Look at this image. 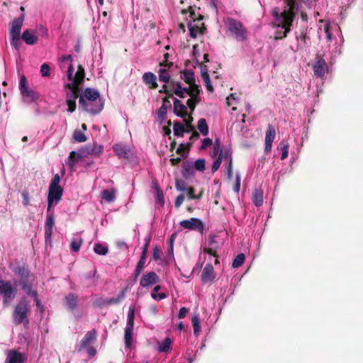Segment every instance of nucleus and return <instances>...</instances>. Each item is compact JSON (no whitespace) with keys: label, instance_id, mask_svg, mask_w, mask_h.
<instances>
[{"label":"nucleus","instance_id":"f257e3e1","mask_svg":"<svg viewBox=\"0 0 363 363\" xmlns=\"http://www.w3.org/2000/svg\"><path fill=\"white\" fill-rule=\"evenodd\" d=\"M79 106L85 111L96 115L100 113L104 106V102L99 92L92 88H86L79 96Z\"/></svg>","mask_w":363,"mask_h":363},{"label":"nucleus","instance_id":"f03ea898","mask_svg":"<svg viewBox=\"0 0 363 363\" xmlns=\"http://www.w3.org/2000/svg\"><path fill=\"white\" fill-rule=\"evenodd\" d=\"M30 313L29 301L26 298H22L15 306L12 317L15 325L23 324L27 326L29 324L28 315Z\"/></svg>","mask_w":363,"mask_h":363},{"label":"nucleus","instance_id":"7ed1b4c3","mask_svg":"<svg viewBox=\"0 0 363 363\" xmlns=\"http://www.w3.org/2000/svg\"><path fill=\"white\" fill-rule=\"evenodd\" d=\"M272 15L277 22L274 27L285 29V35L284 36H287L288 33L291 31V27L292 26V15L287 14L284 11L279 13L278 8L273 9Z\"/></svg>","mask_w":363,"mask_h":363},{"label":"nucleus","instance_id":"20e7f679","mask_svg":"<svg viewBox=\"0 0 363 363\" xmlns=\"http://www.w3.org/2000/svg\"><path fill=\"white\" fill-rule=\"evenodd\" d=\"M18 289L13 286L9 281H4L0 279V294L3 296V304L5 306H9L16 298Z\"/></svg>","mask_w":363,"mask_h":363},{"label":"nucleus","instance_id":"39448f33","mask_svg":"<svg viewBox=\"0 0 363 363\" xmlns=\"http://www.w3.org/2000/svg\"><path fill=\"white\" fill-rule=\"evenodd\" d=\"M228 30L238 40L244 41L247 39V30L243 24L233 18H228Z\"/></svg>","mask_w":363,"mask_h":363},{"label":"nucleus","instance_id":"423d86ee","mask_svg":"<svg viewBox=\"0 0 363 363\" xmlns=\"http://www.w3.org/2000/svg\"><path fill=\"white\" fill-rule=\"evenodd\" d=\"M93 152V150L89 147H86L84 149L81 150L79 152H76L75 151H72L69 153V155L67 159V164L69 166V169L72 171L74 170V167L76 163L79 162L82 157L86 156V155L91 154Z\"/></svg>","mask_w":363,"mask_h":363},{"label":"nucleus","instance_id":"0eeeda50","mask_svg":"<svg viewBox=\"0 0 363 363\" xmlns=\"http://www.w3.org/2000/svg\"><path fill=\"white\" fill-rule=\"evenodd\" d=\"M179 225L184 229L190 230H197L203 234L204 230V224L203 221L197 218H191L188 220L180 221Z\"/></svg>","mask_w":363,"mask_h":363},{"label":"nucleus","instance_id":"6e6552de","mask_svg":"<svg viewBox=\"0 0 363 363\" xmlns=\"http://www.w3.org/2000/svg\"><path fill=\"white\" fill-rule=\"evenodd\" d=\"M24 18L25 13H21L18 18L13 19L11 23L9 35L13 40H20L21 29L23 26Z\"/></svg>","mask_w":363,"mask_h":363},{"label":"nucleus","instance_id":"1a4fd4ad","mask_svg":"<svg viewBox=\"0 0 363 363\" xmlns=\"http://www.w3.org/2000/svg\"><path fill=\"white\" fill-rule=\"evenodd\" d=\"M276 136V131L272 125L269 124L265 134L264 139V152L268 154L272 148V143Z\"/></svg>","mask_w":363,"mask_h":363},{"label":"nucleus","instance_id":"9d476101","mask_svg":"<svg viewBox=\"0 0 363 363\" xmlns=\"http://www.w3.org/2000/svg\"><path fill=\"white\" fill-rule=\"evenodd\" d=\"M26 357L21 352L16 350H9L4 363H24Z\"/></svg>","mask_w":363,"mask_h":363},{"label":"nucleus","instance_id":"9b49d317","mask_svg":"<svg viewBox=\"0 0 363 363\" xmlns=\"http://www.w3.org/2000/svg\"><path fill=\"white\" fill-rule=\"evenodd\" d=\"M160 281L158 275L154 272H150L144 274L140 281V284L143 287H147L157 284Z\"/></svg>","mask_w":363,"mask_h":363},{"label":"nucleus","instance_id":"f8f14e48","mask_svg":"<svg viewBox=\"0 0 363 363\" xmlns=\"http://www.w3.org/2000/svg\"><path fill=\"white\" fill-rule=\"evenodd\" d=\"M328 69V65L323 57L318 59L313 65L314 74L318 77H323L327 73Z\"/></svg>","mask_w":363,"mask_h":363},{"label":"nucleus","instance_id":"ddd939ff","mask_svg":"<svg viewBox=\"0 0 363 363\" xmlns=\"http://www.w3.org/2000/svg\"><path fill=\"white\" fill-rule=\"evenodd\" d=\"M63 194V189L61 186H49L48 199L50 203L52 201L57 203L60 201Z\"/></svg>","mask_w":363,"mask_h":363},{"label":"nucleus","instance_id":"4468645a","mask_svg":"<svg viewBox=\"0 0 363 363\" xmlns=\"http://www.w3.org/2000/svg\"><path fill=\"white\" fill-rule=\"evenodd\" d=\"M96 339V334L95 330H91L86 333L84 337L82 339L79 346L78 351L81 352L86 348L89 344L95 341Z\"/></svg>","mask_w":363,"mask_h":363},{"label":"nucleus","instance_id":"2eb2a0df","mask_svg":"<svg viewBox=\"0 0 363 363\" xmlns=\"http://www.w3.org/2000/svg\"><path fill=\"white\" fill-rule=\"evenodd\" d=\"M85 77L84 69L82 65H79L77 67V71L75 73L74 80L69 83V86L73 88L75 85L80 86L84 82V78Z\"/></svg>","mask_w":363,"mask_h":363},{"label":"nucleus","instance_id":"dca6fc26","mask_svg":"<svg viewBox=\"0 0 363 363\" xmlns=\"http://www.w3.org/2000/svg\"><path fill=\"white\" fill-rule=\"evenodd\" d=\"M215 278L213 267L211 264H207L201 273V281L203 283L212 281Z\"/></svg>","mask_w":363,"mask_h":363},{"label":"nucleus","instance_id":"f3484780","mask_svg":"<svg viewBox=\"0 0 363 363\" xmlns=\"http://www.w3.org/2000/svg\"><path fill=\"white\" fill-rule=\"evenodd\" d=\"M143 82L151 89H155L157 88L158 84L156 82V76L150 72H147L143 75Z\"/></svg>","mask_w":363,"mask_h":363},{"label":"nucleus","instance_id":"a211bd4d","mask_svg":"<svg viewBox=\"0 0 363 363\" xmlns=\"http://www.w3.org/2000/svg\"><path fill=\"white\" fill-rule=\"evenodd\" d=\"M169 99L168 97L163 98L162 104L157 111V118L160 123L163 122L166 117L168 106H171Z\"/></svg>","mask_w":363,"mask_h":363},{"label":"nucleus","instance_id":"6ab92c4d","mask_svg":"<svg viewBox=\"0 0 363 363\" xmlns=\"http://www.w3.org/2000/svg\"><path fill=\"white\" fill-rule=\"evenodd\" d=\"M53 225L54 215L52 213L48 214L45 225V237L46 240L51 239Z\"/></svg>","mask_w":363,"mask_h":363},{"label":"nucleus","instance_id":"aec40b11","mask_svg":"<svg viewBox=\"0 0 363 363\" xmlns=\"http://www.w3.org/2000/svg\"><path fill=\"white\" fill-rule=\"evenodd\" d=\"M174 113L183 118L187 116L186 106L176 98L174 100Z\"/></svg>","mask_w":363,"mask_h":363},{"label":"nucleus","instance_id":"412c9836","mask_svg":"<svg viewBox=\"0 0 363 363\" xmlns=\"http://www.w3.org/2000/svg\"><path fill=\"white\" fill-rule=\"evenodd\" d=\"M22 40L29 45H33L38 42V36L35 35L34 30H25L21 35Z\"/></svg>","mask_w":363,"mask_h":363},{"label":"nucleus","instance_id":"4be33fe9","mask_svg":"<svg viewBox=\"0 0 363 363\" xmlns=\"http://www.w3.org/2000/svg\"><path fill=\"white\" fill-rule=\"evenodd\" d=\"M22 96L29 102H33L38 99L39 95L34 90L29 89L28 87L25 88L20 91Z\"/></svg>","mask_w":363,"mask_h":363},{"label":"nucleus","instance_id":"5701e85b","mask_svg":"<svg viewBox=\"0 0 363 363\" xmlns=\"http://www.w3.org/2000/svg\"><path fill=\"white\" fill-rule=\"evenodd\" d=\"M67 308L70 311H74L78 306V296L75 294L69 293L65 296Z\"/></svg>","mask_w":363,"mask_h":363},{"label":"nucleus","instance_id":"b1692460","mask_svg":"<svg viewBox=\"0 0 363 363\" xmlns=\"http://www.w3.org/2000/svg\"><path fill=\"white\" fill-rule=\"evenodd\" d=\"M286 4L287 9L284 11L289 15H292V22L296 16V11L298 10V3L296 0H284Z\"/></svg>","mask_w":363,"mask_h":363},{"label":"nucleus","instance_id":"393cba45","mask_svg":"<svg viewBox=\"0 0 363 363\" xmlns=\"http://www.w3.org/2000/svg\"><path fill=\"white\" fill-rule=\"evenodd\" d=\"M113 150L115 154L120 159H128V152L129 150L127 147L121 144H116L113 146Z\"/></svg>","mask_w":363,"mask_h":363},{"label":"nucleus","instance_id":"a878e982","mask_svg":"<svg viewBox=\"0 0 363 363\" xmlns=\"http://www.w3.org/2000/svg\"><path fill=\"white\" fill-rule=\"evenodd\" d=\"M65 86L69 90V91L67 93L66 100L76 101L78 97L79 98V86L75 85V86L72 89L69 86V84H67Z\"/></svg>","mask_w":363,"mask_h":363},{"label":"nucleus","instance_id":"bb28decb","mask_svg":"<svg viewBox=\"0 0 363 363\" xmlns=\"http://www.w3.org/2000/svg\"><path fill=\"white\" fill-rule=\"evenodd\" d=\"M126 291L127 289H124L116 297L106 299V301H104V303H106L107 305L118 304L125 298Z\"/></svg>","mask_w":363,"mask_h":363},{"label":"nucleus","instance_id":"cd10ccee","mask_svg":"<svg viewBox=\"0 0 363 363\" xmlns=\"http://www.w3.org/2000/svg\"><path fill=\"white\" fill-rule=\"evenodd\" d=\"M20 285L21 286L23 290L26 292L27 295L36 298L38 293L36 291L32 290V285L28 282V279L21 280L20 282Z\"/></svg>","mask_w":363,"mask_h":363},{"label":"nucleus","instance_id":"c85d7f7f","mask_svg":"<svg viewBox=\"0 0 363 363\" xmlns=\"http://www.w3.org/2000/svg\"><path fill=\"white\" fill-rule=\"evenodd\" d=\"M133 331V327H130V325L126 326V328L125 329L124 340H125V345L127 347H130L132 345Z\"/></svg>","mask_w":363,"mask_h":363},{"label":"nucleus","instance_id":"c756f323","mask_svg":"<svg viewBox=\"0 0 363 363\" xmlns=\"http://www.w3.org/2000/svg\"><path fill=\"white\" fill-rule=\"evenodd\" d=\"M183 167V171H182V175L185 178H188L189 176H191L194 174V167L192 165V163L189 161H184L182 164Z\"/></svg>","mask_w":363,"mask_h":363},{"label":"nucleus","instance_id":"7c9ffc66","mask_svg":"<svg viewBox=\"0 0 363 363\" xmlns=\"http://www.w3.org/2000/svg\"><path fill=\"white\" fill-rule=\"evenodd\" d=\"M182 78L188 84H191L195 82L194 72L191 69H185L182 72Z\"/></svg>","mask_w":363,"mask_h":363},{"label":"nucleus","instance_id":"2f4dec72","mask_svg":"<svg viewBox=\"0 0 363 363\" xmlns=\"http://www.w3.org/2000/svg\"><path fill=\"white\" fill-rule=\"evenodd\" d=\"M197 127L203 135L206 136L208 134V125L205 118H200L199 120Z\"/></svg>","mask_w":363,"mask_h":363},{"label":"nucleus","instance_id":"473e14b6","mask_svg":"<svg viewBox=\"0 0 363 363\" xmlns=\"http://www.w3.org/2000/svg\"><path fill=\"white\" fill-rule=\"evenodd\" d=\"M184 132H186L184 125L179 121L174 122V135L177 137H183Z\"/></svg>","mask_w":363,"mask_h":363},{"label":"nucleus","instance_id":"72a5a7b5","mask_svg":"<svg viewBox=\"0 0 363 363\" xmlns=\"http://www.w3.org/2000/svg\"><path fill=\"white\" fill-rule=\"evenodd\" d=\"M13 272L19 275L22 280H27L29 276V271L25 267H18L14 269Z\"/></svg>","mask_w":363,"mask_h":363},{"label":"nucleus","instance_id":"f704fd0d","mask_svg":"<svg viewBox=\"0 0 363 363\" xmlns=\"http://www.w3.org/2000/svg\"><path fill=\"white\" fill-rule=\"evenodd\" d=\"M278 149L281 150V160H284L288 157V149H289V143L286 140H282L280 142Z\"/></svg>","mask_w":363,"mask_h":363},{"label":"nucleus","instance_id":"c9c22d12","mask_svg":"<svg viewBox=\"0 0 363 363\" xmlns=\"http://www.w3.org/2000/svg\"><path fill=\"white\" fill-rule=\"evenodd\" d=\"M191 323L194 328V333L198 336L201 331L200 320L199 315H194L191 318Z\"/></svg>","mask_w":363,"mask_h":363},{"label":"nucleus","instance_id":"e433bc0d","mask_svg":"<svg viewBox=\"0 0 363 363\" xmlns=\"http://www.w3.org/2000/svg\"><path fill=\"white\" fill-rule=\"evenodd\" d=\"M158 74L160 81L163 82L164 83H168L170 82V76L168 74V69H160L158 72Z\"/></svg>","mask_w":363,"mask_h":363},{"label":"nucleus","instance_id":"4c0bfd02","mask_svg":"<svg viewBox=\"0 0 363 363\" xmlns=\"http://www.w3.org/2000/svg\"><path fill=\"white\" fill-rule=\"evenodd\" d=\"M94 251L97 255H106L108 252V249L106 246H104L101 243H96L94 245Z\"/></svg>","mask_w":363,"mask_h":363},{"label":"nucleus","instance_id":"58836bf2","mask_svg":"<svg viewBox=\"0 0 363 363\" xmlns=\"http://www.w3.org/2000/svg\"><path fill=\"white\" fill-rule=\"evenodd\" d=\"M172 345V340L169 337H166L160 345L159 351L161 352H166L169 351Z\"/></svg>","mask_w":363,"mask_h":363},{"label":"nucleus","instance_id":"ea45409f","mask_svg":"<svg viewBox=\"0 0 363 363\" xmlns=\"http://www.w3.org/2000/svg\"><path fill=\"white\" fill-rule=\"evenodd\" d=\"M245 256L243 253L238 254L233 259L232 267L233 268L240 267L245 262Z\"/></svg>","mask_w":363,"mask_h":363},{"label":"nucleus","instance_id":"a19ab883","mask_svg":"<svg viewBox=\"0 0 363 363\" xmlns=\"http://www.w3.org/2000/svg\"><path fill=\"white\" fill-rule=\"evenodd\" d=\"M160 289H161L160 285H157L154 287L153 292L151 294V296L153 299L159 301V300L164 299L167 297V294L164 293H160L157 294H156V292L159 291L160 290Z\"/></svg>","mask_w":363,"mask_h":363},{"label":"nucleus","instance_id":"79ce46f5","mask_svg":"<svg viewBox=\"0 0 363 363\" xmlns=\"http://www.w3.org/2000/svg\"><path fill=\"white\" fill-rule=\"evenodd\" d=\"M175 188L179 191H185L187 189V184L182 179L176 178Z\"/></svg>","mask_w":363,"mask_h":363},{"label":"nucleus","instance_id":"37998d69","mask_svg":"<svg viewBox=\"0 0 363 363\" xmlns=\"http://www.w3.org/2000/svg\"><path fill=\"white\" fill-rule=\"evenodd\" d=\"M191 146L190 143L187 144V147L184 144H180L177 147L176 152L180 155L183 157H186L189 151V147Z\"/></svg>","mask_w":363,"mask_h":363},{"label":"nucleus","instance_id":"c03bdc74","mask_svg":"<svg viewBox=\"0 0 363 363\" xmlns=\"http://www.w3.org/2000/svg\"><path fill=\"white\" fill-rule=\"evenodd\" d=\"M102 198L107 202H112L115 200V194L112 191L105 189L102 192Z\"/></svg>","mask_w":363,"mask_h":363},{"label":"nucleus","instance_id":"a18cd8bd","mask_svg":"<svg viewBox=\"0 0 363 363\" xmlns=\"http://www.w3.org/2000/svg\"><path fill=\"white\" fill-rule=\"evenodd\" d=\"M189 85L191 86L190 97L196 99H199L198 96L201 92L199 86L196 84L195 82Z\"/></svg>","mask_w":363,"mask_h":363},{"label":"nucleus","instance_id":"49530a36","mask_svg":"<svg viewBox=\"0 0 363 363\" xmlns=\"http://www.w3.org/2000/svg\"><path fill=\"white\" fill-rule=\"evenodd\" d=\"M223 160V151H220V153L219 154L218 158L213 162L212 167H211V171L213 173L216 172L220 167Z\"/></svg>","mask_w":363,"mask_h":363},{"label":"nucleus","instance_id":"de8ad7c7","mask_svg":"<svg viewBox=\"0 0 363 363\" xmlns=\"http://www.w3.org/2000/svg\"><path fill=\"white\" fill-rule=\"evenodd\" d=\"M74 139L79 143L85 142L86 140V135L79 130H76L73 134Z\"/></svg>","mask_w":363,"mask_h":363},{"label":"nucleus","instance_id":"09e8293b","mask_svg":"<svg viewBox=\"0 0 363 363\" xmlns=\"http://www.w3.org/2000/svg\"><path fill=\"white\" fill-rule=\"evenodd\" d=\"M82 242H83V240L82 238H80L79 240H77V239L72 240V241L71 242V245H70L71 250L75 252H78L82 246Z\"/></svg>","mask_w":363,"mask_h":363},{"label":"nucleus","instance_id":"8fccbe9b","mask_svg":"<svg viewBox=\"0 0 363 363\" xmlns=\"http://www.w3.org/2000/svg\"><path fill=\"white\" fill-rule=\"evenodd\" d=\"M206 161L204 159H199L194 162V168L199 171L203 172L205 170Z\"/></svg>","mask_w":363,"mask_h":363},{"label":"nucleus","instance_id":"3c124183","mask_svg":"<svg viewBox=\"0 0 363 363\" xmlns=\"http://www.w3.org/2000/svg\"><path fill=\"white\" fill-rule=\"evenodd\" d=\"M40 74L42 77H49L50 75V68L48 63H43L40 67Z\"/></svg>","mask_w":363,"mask_h":363},{"label":"nucleus","instance_id":"603ef678","mask_svg":"<svg viewBox=\"0 0 363 363\" xmlns=\"http://www.w3.org/2000/svg\"><path fill=\"white\" fill-rule=\"evenodd\" d=\"M193 120H194V118L191 116V114H189L188 116V118L186 119H185V123H186V128H185L186 133H189L195 130L194 127L191 125Z\"/></svg>","mask_w":363,"mask_h":363},{"label":"nucleus","instance_id":"864d4df0","mask_svg":"<svg viewBox=\"0 0 363 363\" xmlns=\"http://www.w3.org/2000/svg\"><path fill=\"white\" fill-rule=\"evenodd\" d=\"M196 64L199 65L201 67V75L203 79H206V77H210L208 73V68L206 65H201V63L197 60L196 61Z\"/></svg>","mask_w":363,"mask_h":363},{"label":"nucleus","instance_id":"5fc2aeb1","mask_svg":"<svg viewBox=\"0 0 363 363\" xmlns=\"http://www.w3.org/2000/svg\"><path fill=\"white\" fill-rule=\"evenodd\" d=\"M220 151H223L220 149V142L219 138H216L213 144V157H216L218 154L219 155L220 153Z\"/></svg>","mask_w":363,"mask_h":363},{"label":"nucleus","instance_id":"6e6d98bb","mask_svg":"<svg viewBox=\"0 0 363 363\" xmlns=\"http://www.w3.org/2000/svg\"><path fill=\"white\" fill-rule=\"evenodd\" d=\"M199 102V99H196L195 98H190L187 100L186 104L193 112L196 108V104Z\"/></svg>","mask_w":363,"mask_h":363},{"label":"nucleus","instance_id":"4d7b16f0","mask_svg":"<svg viewBox=\"0 0 363 363\" xmlns=\"http://www.w3.org/2000/svg\"><path fill=\"white\" fill-rule=\"evenodd\" d=\"M157 201L161 205L164 206V198L163 191L159 188L157 187Z\"/></svg>","mask_w":363,"mask_h":363},{"label":"nucleus","instance_id":"13d9d810","mask_svg":"<svg viewBox=\"0 0 363 363\" xmlns=\"http://www.w3.org/2000/svg\"><path fill=\"white\" fill-rule=\"evenodd\" d=\"M188 27L191 37L196 38L197 36V33L199 30H200V28L198 26H193L191 23L188 24Z\"/></svg>","mask_w":363,"mask_h":363},{"label":"nucleus","instance_id":"bf43d9fd","mask_svg":"<svg viewBox=\"0 0 363 363\" xmlns=\"http://www.w3.org/2000/svg\"><path fill=\"white\" fill-rule=\"evenodd\" d=\"M263 202L262 194L261 193H256L254 196V203L256 206H262Z\"/></svg>","mask_w":363,"mask_h":363},{"label":"nucleus","instance_id":"052dcab7","mask_svg":"<svg viewBox=\"0 0 363 363\" xmlns=\"http://www.w3.org/2000/svg\"><path fill=\"white\" fill-rule=\"evenodd\" d=\"M186 191L188 199H196L195 189L193 186H189Z\"/></svg>","mask_w":363,"mask_h":363},{"label":"nucleus","instance_id":"680f3d73","mask_svg":"<svg viewBox=\"0 0 363 363\" xmlns=\"http://www.w3.org/2000/svg\"><path fill=\"white\" fill-rule=\"evenodd\" d=\"M66 104L68 106L67 111L70 113L76 110V101L66 100Z\"/></svg>","mask_w":363,"mask_h":363},{"label":"nucleus","instance_id":"e2e57ef3","mask_svg":"<svg viewBox=\"0 0 363 363\" xmlns=\"http://www.w3.org/2000/svg\"><path fill=\"white\" fill-rule=\"evenodd\" d=\"M21 196L23 198V204L24 206H28L30 203L29 201V194L27 190H24L21 192Z\"/></svg>","mask_w":363,"mask_h":363},{"label":"nucleus","instance_id":"0e129e2a","mask_svg":"<svg viewBox=\"0 0 363 363\" xmlns=\"http://www.w3.org/2000/svg\"><path fill=\"white\" fill-rule=\"evenodd\" d=\"M184 200V194H179V196H177L174 201V206L177 208H179L181 206V205L183 203Z\"/></svg>","mask_w":363,"mask_h":363},{"label":"nucleus","instance_id":"69168bd1","mask_svg":"<svg viewBox=\"0 0 363 363\" xmlns=\"http://www.w3.org/2000/svg\"><path fill=\"white\" fill-rule=\"evenodd\" d=\"M60 177L58 174H56L50 182L49 186H60Z\"/></svg>","mask_w":363,"mask_h":363},{"label":"nucleus","instance_id":"338daca9","mask_svg":"<svg viewBox=\"0 0 363 363\" xmlns=\"http://www.w3.org/2000/svg\"><path fill=\"white\" fill-rule=\"evenodd\" d=\"M152 258L155 261L160 259V251L157 246H155L152 250Z\"/></svg>","mask_w":363,"mask_h":363},{"label":"nucleus","instance_id":"774afa93","mask_svg":"<svg viewBox=\"0 0 363 363\" xmlns=\"http://www.w3.org/2000/svg\"><path fill=\"white\" fill-rule=\"evenodd\" d=\"M213 144L212 140L209 138H204L202 141L201 150H205L207 147Z\"/></svg>","mask_w":363,"mask_h":363}]
</instances>
